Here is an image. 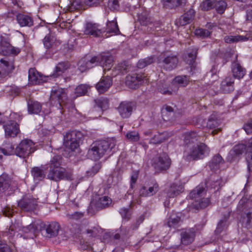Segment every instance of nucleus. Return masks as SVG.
<instances>
[{
    "label": "nucleus",
    "mask_w": 252,
    "mask_h": 252,
    "mask_svg": "<svg viewBox=\"0 0 252 252\" xmlns=\"http://www.w3.org/2000/svg\"><path fill=\"white\" fill-rule=\"evenodd\" d=\"M184 150L183 158L190 162L203 158L208 155L210 150L204 143H197L200 140V136L196 132L191 131L186 133L184 135Z\"/></svg>",
    "instance_id": "f257e3e1"
},
{
    "label": "nucleus",
    "mask_w": 252,
    "mask_h": 252,
    "mask_svg": "<svg viewBox=\"0 0 252 252\" xmlns=\"http://www.w3.org/2000/svg\"><path fill=\"white\" fill-rule=\"evenodd\" d=\"M62 158L60 156H54L47 164L44 169L47 170V178L52 181L58 182L61 180H69L70 174L61 167Z\"/></svg>",
    "instance_id": "f03ea898"
},
{
    "label": "nucleus",
    "mask_w": 252,
    "mask_h": 252,
    "mask_svg": "<svg viewBox=\"0 0 252 252\" xmlns=\"http://www.w3.org/2000/svg\"><path fill=\"white\" fill-rule=\"evenodd\" d=\"M36 228L33 224H31L27 227H23L19 222L12 223L8 230L5 231L3 234V237H7L9 241L13 244V241L19 236L23 237L24 239L33 238L35 236Z\"/></svg>",
    "instance_id": "7ed1b4c3"
},
{
    "label": "nucleus",
    "mask_w": 252,
    "mask_h": 252,
    "mask_svg": "<svg viewBox=\"0 0 252 252\" xmlns=\"http://www.w3.org/2000/svg\"><path fill=\"white\" fill-rule=\"evenodd\" d=\"M116 140L110 139L108 140L98 141L93 143L88 152V158L94 160L99 159L108 150H112L116 146Z\"/></svg>",
    "instance_id": "20e7f679"
},
{
    "label": "nucleus",
    "mask_w": 252,
    "mask_h": 252,
    "mask_svg": "<svg viewBox=\"0 0 252 252\" xmlns=\"http://www.w3.org/2000/svg\"><path fill=\"white\" fill-rule=\"evenodd\" d=\"M205 192L204 186L201 184L199 185L189 193V197L195 200L193 204L197 209L205 208L209 204L210 201L208 198H202Z\"/></svg>",
    "instance_id": "39448f33"
},
{
    "label": "nucleus",
    "mask_w": 252,
    "mask_h": 252,
    "mask_svg": "<svg viewBox=\"0 0 252 252\" xmlns=\"http://www.w3.org/2000/svg\"><path fill=\"white\" fill-rule=\"evenodd\" d=\"M245 151L248 154L247 158L248 168L249 170L252 171V138L249 140L247 145L241 144L235 146L230 151L228 158L230 156L239 155Z\"/></svg>",
    "instance_id": "423d86ee"
},
{
    "label": "nucleus",
    "mask_w": 252,
    "mask_h": 252,
    "mask_svg": "<svg viewBox=\"0 0 252 252\" xmlns=\"http://www.w3.org/2000/svg\"><path fill=\"white\" fill-rule=\"evenodd\" d=\"M35 150L34 142L30 139H25L16 147V155L21 158H26Z\"/></svg>",
    "instance_id": "0eeeda50"
},
{
    "label": "nucleus",
    "mask_w": 252,
    "mask_h": 252,
    "mask_svg": "<svg viewBox=\"0 0 252 252\" xmlns=\"http://www.w3.org/2000/svg\"><path fill=\"white\" fill-rule=\"evenodd\" d=\"M97 57L86 56L82 58L78 63V69L81 72L96 66L98 63Z\"/></svg>",
    "instance_id": "6e6552de"
},
{
    "label": "nucleus",
    "mask_w": 252,
    "mask_h": 252,
    "mask_svg": "<svg viewBox=\"0 0 252 252\" xmlns=\"http://www.w3.org/2000/svg\"><path fill=\"white\" fill-rule=\"evenodd\" d=\"M134 103L130 101H124L121 102L117 108L118 111L122 118L125 119L129 118L133 110L135 108Z\"/></svg>",
    "instance_id": "1a4fd4ad"
},
{
    "label": "nucleus",
    "mask_w": 252,
    "mask_h": 252,
    "mask_svg": "<svg viewBox=\"0 0 252 252\" xmlns=\"http://www.w3.org/2000/svg\"><path fill=\"white\" fill-rule=\"evenodd\" d=\"M63 144L64 146L74 151L79 146V143L76 137V133L75 131L66 132L63 137Z\"/></svg>",
    "instance_id": "9d476101"
},
{
    "label": "nucleus",
    "mask_w": 252,
    "mask_h": 252,
    "mask_svg": "<svg viewBox=\"0 0 252 252\" xmlns=\"http://www.w3.org/2000/svg\"><path fill=\"white\" fill-rule=\"evenodd\" d=\"M178 60L176 56L170 52L164 54L162 63L164 67L169 70L175 68L177 66Z\"/></svg>",
    "instance_id": "9b49d317"
},
{
    "label": "nucleus",
    "mask_w": 252,
    "mask_h": 252,
    "mask_svg": "<svg viewBox=\"0 0 252 252\" xmlns=\"http://www.w3.org/2000/svg\"><path fill=\"white\" fill-rule=\"evenodd\" d=\"M18 206L23 210L30 211L35 208L37 201L31 196L26 195L18 202Z\"/></svg>",
    "instance_id": "f8f14e48"
},
{
    "label": "nucleus",
    "mask_w": 252,
    "mask_h": 252,
    "mask_svg": "<svg viewBox=\"0 0 252 252\" xmlns=\"http://www.w3.org/2000/svg\"><path fill=\"white\" fill-rule=\"evenodd\" d=\"M153 164L157 170H166L170 166V160L167 155L163 154L154 160Z\"/></svg>",
    "instance_id": "ddd939ff"
},
{
    "label": "nucleus",
    "mask_w": 252,
    "mask_h": 252,
    "mask_svg": "<svg viewBox=\"0 0 252 252\" xmlns=\"http://www.w3.org/2000/svg\"><path fill=\"white\" fill-rule=\"evenodd\" d=\"M14 68L12 62H9L3 59L0 60V80L6 78Z\"/></svg>",
    "instance_id": "4468645a"
},
{
    "label": "nucleus",
    "mask_w": 252,
    "mask_h": 252,
    "mask_svg": "<svg viewBox=\"0 0 252 252\" xmlns=\"http://www.w3.org/2000/svg\"><path fill=\"white\" fill-rule=\"evenodd\" d=\"M6 137H15L20 132L19 125L14 121H9L3 125Z\"/></svg>",
    "instance_id": "2eb2a0df"
},
{
    "label": "nucleus",
    "mask_w": 252,
    "mask_h": 252,
    "mask_svg": "<svg viewBox=\"0 0 252 252\" xmlns=\"http://www.w3.org/2000/svg\"><path fill=\"white\" fill-rule=\"evenodd\" d=\"M181 242L183 245H188L194 240L195 231L193 228L182 229L180 233Z\"/></svg>",
    "instance_id": "dca6fc26"
},
{
    "label": "nucleus",
    "mask_w": 252,
    "mask_h": 252,
    "mask_svg": "<svg viewBox=\"0 0 252 252\" xmlns=\"http://www.w3.org/2000/svg\"><path fill=\"white\" fill-rule=\"evenodd\" d=\"M84 32L85 34L92 35L94 37H98L102 33V31L100 28V26L92 22H89L86 24Z\"/></svg>",
    "instance_id": "f3484780"
},
{
    "label": "nucleus",
    "mask_w": 252,
    "mask_h": 252,
    "mask_svg": "<svg viewBox=\"0 0 252 252\" xmlns=\"http://www.w3.org/2000/svg\"><path fill=\"white\" fill-rule=\"evenodd\" d=\"M29 81L32 85H37L46 81V77H43L35 68H30L29 70Z\"/></svg>",
    "instance_id": "a211bd4d"
},
{
    "label": "nucleus",
    "mask_w": 252,
    "mask_h": 252,
    "mask_svg": "<svg viewBox=\"0 0 252 252\" xmlns=\"http://www.w3.org/2000/svg\"><path fill=\"white\" fill-rule=\"evenodd\" d=\"M66 98V94L64 89L59 87H54L52 89L50 94L51 99H57L61 105Z\"/></svg>",
    "instance_id": "6ab92c4d"
},
{
    "label": "nucleus",
    "mask_w": 252,
    "mask_h": 252,
    "mask_svg": "<svg viewBox=\"0 0 252 252\" xmlns=\"http://www.w3.org/2000/svg\"><path fill=\"white\" fill-rule=\"evenodd\" d=\"M142 82H144L142 76L134 74L126 77V83L130 88L135 89Z\"/></svg>",
    "instance_id": "aec40b11"
},
{
    "label": "nucleus",
    "mask_w": 252,
    "mask_h": 252,
    "mask_svg": "<svg viewBox=\"0 0 252 252\" xmlns=\"http://www.w3.org/2000/svg\"><path fill=\"white\" fill-rule=\"evenodd\" d=\"M98 63L102 67L104 71L109 70L113 66V58L110 55H103L98 57Z\"/></svg>",
    "instance_id": "412c9836"
},
{
    "label": "nucleus",
    "mask_w": 252,
    "mask_h": 252,
    "mask_svg": "<svg viewBox=\"0 0 252 252\" xmlns=\"http://www.w3.org/2000/svg\"><path fill=\"white\" fill-rule=\"evenodd\" d=\"M112 80L109 76L102 77L100 81L96 85V88L99 93H103L112 85Z\"/></svg>",
    "instance_id": "4be33fe9"
},
{
    "label": "nucleus",
    "mask_w": 252,
    "mask_h": 252,
    "mask_svg": "<svg viewBox=\"0 0 252 252\" xmlns=\"http://www.w3.org/2000/svg\"><path fill=\"white\" fill-rule=\"evenodd\" d=\"M159 189V186L158 183H155L152 186L148 188L143 187L139 191V194L141 196L148 197L155 194Z\"/></svg>",
    "instance_id": "5701e85b"
},
{
    "label": "nucleus",
    "mask_w": 252,
    "mask_h": 252,
    "mask_svg": "<svg viewBox=\"0 0 252 252\" xmlns=\"http://www.w3.org/2000/svg\"><path fill=\"white\" fill-rule=\"evenodd\" d=\"M194 16V11L193 9H190L184 14L179 19L178 21L176 22V25L179 26L186 25L190 22L193 18Z\"/></svg>",
    "instance_id": "b1692460"
},
{
    "label": "nucleus",
    "mask_w": 252,
    "mask_h": 252,
    "mask_svg": "<svg viewBox=\"0 0 252 252\" xmlns=\"http://www.w3.org/2000/svg\"><path fill=\"white\" fill-rule=\"evenodd\" d=\"M170 135L169 133L164 131L161 133L158 132L150 139V143L153 144H160L168 139Z\"/></svg>",
    "instance_id": "393cba45"
},
{
    "label": "nucleus",
    "mask_w": 252,
    "mask_h": 252,
    "mask_svg": "<svg viewBox=\"0 0 252 252\" xmlns=\"http://www.w3.org/2000/svg\"><path fill=\"white\" fill-rule=\"evenodd\" d=\"M16 20L21 27H31L33 25L32 18L27 15L19 14L17 16Z\"/></svg>",
    "instance_id": "a878e982"
},
{
    "label": "nucleus",
    "mask_w": 252,
    "mask_h": 252,
    "mask_svg": "<svg viewBox=\"0 0 252 252\" xmlns=\"http://www.w3.org/2000/svg\"><path fill=\"white\" fill-rule=\"evenodd\" d=\"M242 225L246 228L252 226V208H249L242 217Z\"/></svg>",
    "instance_id": "bb28decb"
},
{
    "label": "nucleus",
    "mask_w": 252,
    "mask_h": 252,
    "mask_svg": "<svg viewBox=\"0 0 252 252\" xmlns=\"http://www.w3.org/2000/svg\"><path fill=\"white\" fill-rule=\"evenodd\" d=\"M232 71L234 77L240 79L246 74V70L238 63H234L232 64Z\"/></svg>",
    "instance_id": "cd10ccee"
},
{
    "label": "nucleus",
    "mask_w": 252,
    "mask_h": 252,
    "mask_svg": "<svg viewBox=\"0 0 252 252\" xmlns=\"http://www.w3.org/2000/svg\"><path fill=\"white\" fill-rule=\"evenodd\" d=\"M60 225L57 222H52L49 224L46 228L47 237H53L56 236L59 233Z\"/></svg>",
    "instance_id": "c85d7f7f"
},
{
    "label": "nucleus",
    "mask_w": 252,
    "mask_h": 252,
    "mask_svg": "<svg viewBox=\"0 0 252 252\" xmlns=\"http://www.w3.org/2000/svg\"><path fill=\"white\" fill-rule=\"evenodd\" d=\"M41 109V105L38 101L29 100L28 102V110L30 114H38Z\"/></svg>",
    "instance_id": "c756f323"
},
{
    "label": "nucleus",
    "mask_w": 252,
    "mask_h": 252,
    "mask_svg": "<svg viewBox=\"0 0 252 252\" xmlns=\"http://www.w3.org/2000/svg\"><path fill=\"white\" fill-rule=\"evenodd\" d=\"M32 175L33 177L35 183H38L42 181L45 177V175L44 173L43 169L38 167H33L31 171Z\"/></svg>",
    "instance_id": "7c9ffc66"
},
{
    "label": "nucleus",
    "mask_w": 252,
    "mask_h": 252,
    "mask_svg": "<svg viewBox=\"0 0 252 252\" xmlns=\"http://www.w3.org/2000/svg\"><path fill=\"white\" fill-rule=\"evenodd\" d=\"M247 35H228L224 38V41L227 43H233L239 41H245L249 39Z\"/></svg>",
    "instance_id": "2f4dec72"
},
{
    "label": "nucleus",
    "mask_w": 252,
    "mask_h": 252,
    "mask_svg": "<svg viewBox=\"0 0 252 252\" xmlns=\"http://www.w3.org/2000/svg\"><path fill=\"white\" fill-rule=\"evenodd\" d=\"M186 0H161L164 7L173 8L186 3Z\"/></svg>",
    "instance_id": "473e14b6"
},
{
    "label": "nucleus",
    "mask_w": 252,
    "mask_h": 252,
    "mask_svg": "<svg viewBox=\"0 0 252 252\" xmlns=\"http://www.w3.org/2000/svg\"><path fill=\"white\" fill-rule=\"evenodd\" d=\"M10 180L8 175L2 174L0 176V193L4 192L10 187Z\"/></svg>",
    "instance_id": "72a5a7b5"
},
{
    "label": "nucleus",
    "mask_w": 252,
    "mask_h": 252,
    "mask_svg": "<svg viewBox=\"0 0 252 252\" xmlns=\"http://www.w3.org/2000/svg\"><path fill=\"white\" fill-rule=\"evenodd\" d=\"M183 191V187L175 184H172L167 191L169 197H174Z\"/></svg>",
    "instance_id": "f704fd0d"
},
{
    "label": "nucleus",
    "mask_w": 252,
    "mask_h": 252,
    "mask_svg": "<svg viewBox=\"0 0 252 252\" xmlns=\"http://www.w3.org/2000/svg\"><path fill=\"white\" fill-rule=\"evenodd\" d=\"M69 67L68 64L66 63H60L56 67V69L51 75L54 78L57 77L61 75Z\"/></svg>",
    "instance_id": "c9c22d12"
},
{
    "label": "nucleus",
    "mask_w": 252,
    "mask_h": 252,
    "mask_svg": "<svg viewBox=\"0 0 252 252\" xmlns=\"http://www.w3.org/2000/svg\"><path fill=\"white\" fill-rule=\"evenodd\" d=\"M223 160L220 155L218 154L212 158L209 163V166L211 170H216L218 169L220 164L223 163Z\"/></svg>",
    "instance_id": "e433bc0d"
},
{
    "label": "nucleus",
    "mask_w": 252,
    "mask_h": 252,
    "mask_svg": "<svg viewBox=\"0 0 252 252\" xmlns=\"http://www.w3.org/2000/svg\"><path fill=\"white\" fill-rule=\"evenodd\" d=\"M181 221V218L177 214H172L169 218L167 225L169 227L176 228L178 227Z\"/></svg>",
    "instance_id": "4c0bfd02"
},
{
    "label": "nucleus",
    "mask_w": 252,
    "mask_h": 252,
    "mask_svg": "<svg viewBox=\"0 0 252 252\" xmlns=\"http://www.w3.org/2000/svg\"><path fill=\"white\" fill-rule=\"evenodd\" d=\"M112 203V200L108 196H103L100 197L96 203L98 208H104L109 207Z\"/></svg>",
    "instance_id": "58836bf2"
},
{
    "label": "nucleus",
    "mask_w": 252,
    "mask_h": 252,
    "mask_svg": "<svg viewBox=\"0 0 252 252\" xmlns=\"http://www.w3.org/2000/svg\"><path fill=\"white\" fill-rule=\"evenodd\" d=\"M107 30L108 32L113 33L116 34L120 32L117 23L115 20H112L107 23Z\"/></svg>",
    "instance_id": "ea45409f"
},
{
    "label": "nucleus",
    "mask_w": 252,
    "mask_h": 252,
    "mask_svg": "<svg viewBox=\"0 0 252 252\" xmlns=\"http://www.w3.org/2000/svg\"><path fill=\"white\" fill-rule=\"evenodd\" d=\"M95 102L102 111L107 109L109 107V101L106 98H99L95 100Z\"/></svg>",
    "instance_id": "a19ab883"
},
{
    "label": "nucleus",
    "mask_w": 252,
    "mask_h": 252,
    "mask_svg": "<svg viewBox=\"0 0 252 252\" xmlns=\"http://www.w3.org/2000/svg\"><path fill=\"white\" fill-rule=\"evenodd\" d=\"M227 7L226 3L223 0L217 1L215 0L214 3V8L216 11L222 14L224 12Z\"/></svg>",
    "instance_id": "79ce46f5"
},
{
    "label": "nucleus",
    "mask_w": 252,
    "mask_h": 252,
    "mask_svg": "<svg viewBox=\"0 0 252 252\" xmlns=\"http://www.w3.org/2000/svg\"><path fill=\"white\" fill-rule=\"evenodd\" d=\"M89 89V86L85 84H81L78 86L75 90V94L76 97L85 95Z\"/></svg>",
    "instance_id": "37998d69"
},
{
    "label": "nucleus",
    "mask_w": 252,
    "mask_h": 252,
    "mask_svg": "<svg viewBox=\"0 0 252 252\" xmlns=\"http://www.w3.org/2000/svg\"><path fill=\"white\" fill-rule=\"evenodd\" d=\"M1 152L4 155H16V148L11 144H6L4 148L1 149Z\"/></svg>",
    "instance_id": "c03bdc74"
},
{
    "label": "nucleus",
    "mask_w": 252,
    "mask_h": 252,
    "mask_svg": "<svg viewBox=\"0 0 252 252\" xmlns=\"http://www.w3.org/2000/svg\"><path fill=\"white\" fill-rule=\"evenodd\" d=\"M197 50L196 48L192 49L191 51L189 52L188 57L186 58L185 61L190 65H193L195 62Z\"/></svg>",
    "instance_id": "a18cd8bd"
},
{
    "label": "nucleus",
    "mask_w": 252,
    "mask_h": 252,
    "mask_svg": "<svg viewBox=\"0 0 252 252\" xmlns=\"http://www.w3.org/2000/svg\"><path fill=\"white\" fill-rule=\"evenodd\" d=\"M55 41V37L51 34H48L45 36L43 39V43L44 47L47 49H49L53 46Z\"/></svg>",
    "instance_id": "49530a36"
},
{
    "label": "nucleus",
    "mask_w": 252,
    "mask_h": 252,
    "mask_svg": "<svg viewBox=\"0 0 252 252\" xmlns=\"http://www.w3.org/2000/svg\"><path fill=\"white\" fill-rule=\"evenodd\" d=\"M174 82L181 87H185L188 84L189 79L187 76H179L175 78Z\"/></svg>",
    "instance_id": "de8ad7c7"
},
{
    "label": "nucleus",
    "mask_w": 252,
    "mask_h": 252,
    "mask_svg": "<svg viewBox=\"0 0 252 252\" xmlns=\"http://www.w3.org/2000/svg\"><path fill=\"white\" fill-rule=\"evenodd\" d=\"M215 0H205L203 1L201 5V9L205 11H208L214 8Z\"/></svg>",
    "instance_id": "09e8293b"
},
{
    "label": "nucleus",
    "mask_w": 252,
    "mask_h": 252,
    "mask_svg": "<svg viewBox=\"0 0 252 252\" xmlns=\"http://www.w3.org/2000/svg\"><path fill=\"white\" fill-rule=\"evenodd\" d=\"M154 61V59L153 57H148L143 60H141L137 63V67L139 68H143L147 65L153 63Z\"/></svg>",
    "instance_id": "8fccbe9b"
},
{
    "label": "nucleus",
    "mask_w": 252,
    "mask_h": 252,
    "mask_svg": "<svg viewBox=\"0 0 252 252\" xmlns=\"http://www.w3.org/2000/svg\"><path fill=\"white\" fill-rule=\"evenodd\" d=\"M228 225L227 220H220L218 224L217 227L215 230V233L220 234L223 230H225Z\"/></svg>",
    "instance_id": "3c124183"
},
{
    "label": "nucleus",
    "mask_w": 252,
    "mask_h": 252,
    "mask_svg": "<svg viewBox=\"0 0 252 252\" xmlns=\"http://www.w3.org/2000/svg\"><path fill=\"white\" fill-rule=\"evenodd\" d=\"M67 217L71 220H78L82 219L84 216V213L82 212H75L73 213H68Z\"/></svg>",
    "instance_id": "603ef678"
},
{
    "label": "nucleus",
    "mask_w": 252,
    "mask_h": 252,
    "mask_svg": "<svg viewBox=\"0 0 252 252\" xmlns=\"http://www.w3.org/2000/svg\"><path fill=\"white\" fill-rule=\"evenodd\" d=\"M10 45L8 42H2L0 45V53L4 56L9 55Z\"/></svg>",
    "instance_id": "864d4df0"
},
{
    "label": "nucleus",
    "mask_w": 252,
    "mask_h": 252,
    "mask_svg": "<svg viewBox=\"0 0 252 252\" xmlns=\"http://www.w3.org/2000/svg\"><path fill=\"white\" fill-rule=\"evenodd\" d=\"M194 33L197 36L204 38L210 35L211 32L205 29H198L195 31Z\"/></svg>",
    "instance_id": "5fc2aeb1"
},
{
    "label": "nucleus",
    "mask_w": 252,
    "mask_h": 252,
    "mask_svg": "<svg viewBox=\"0 0 252 252\" xmlns=\"http://www.w3.org/2000/svg\"><path fill=\"white\" fill-rule=\"evenodd\" d=\"M126 138L130 141L136 142L139 139V133L135 131H129L126 135Z\"/></svg>",
    "instance_id": "6e6d98bb"
},
{
    "label": "nucleus",
    "mask_w": 252,
    "mask_h": 252,
    "mask_svg": "<svg viewBox=\"0 0 252 252\" xmlns=\"http://www.w3.org/2000/svg\"><path fill=\"white\" fill-rule=\"evenodd\" d=\"M15 247L13 245L9 246L6 244L0 242V252H14Z\"/></svg>",
    "instance_id": "4d7b16f0"
},
{
    "label": "nucleus",
    "mask_w": 252,
    "mask_h": 252,
    "mask_svg": "<svg viewBox=\"0 0 252 252\" xmlns=\"http://www.w3.org/2000/svg\"><path fill=\"white\" fill-rule=\"evenodd\" d=\"M80 231L82 232V233H87L89 234V236L94 237L95 236V234L96 231V229L94 228L93 229H91L87 228L86 226L81 225L80 227Z\"/></svg>",
    "instance_id": "13d9d810"
},
{
    "label": "nucleus",
    "mask_w": 252,
    "mask_h": 252,
    "mask_svg": "<svg viewBox=\"0 0 252 252\" xmlns=\"http://www.w3.org/2000/svg\"><path fill=\"white\" fill-rule=\"evenodd\" d=\"M107 6L111 10L118 9L119 8L118 0H108Z\"/></svg>",
    "instance_id": "bf43d9fd"
},
{
    "label": "nucleus",
    "mask_w": 252,
    "mask_h": 252,
    "mask_svg": "<svg viewBox=\"0 0 252 252\" xmlns=\"http://www.w3.org/2000/svg\"><path fill=\"white\" fill-rule=\"evenodd\" d=\"M173 112V109L171 107L167 106L166 107H164L161 111V114L162 118L164 121H168L169 120V118H168L166 115L168 114V113H172Z\"/></svg>",
    "instance_id": "052dcab7"
},
{
    "label": "nucleus",
    "mask_w": 252,
    "mask_h": 252,
    "mask_svg": "<svg viewBox=\"0 0 252 252\" xmlns=\"http://www.w3.org/2000/svg\"><path fill=\"white\" fill-rule=\"evenodd\" d=\"M139 175V171L138 170H135L132 171L131 173V176H130V187L131 188H133V186L135 184V183L137 181V180L138 179Z\"/></svg>",
    "instance_id": "680f3d73"
},
{
    "label": "nucleus",
    "mask_w": 252,
    "mask_h": 252,
    "mask_svg": "<svg viewBox=\"0 0 252 252\" xmlns=\"http://www.w3.org/2000/svg\"><path fill=\"white\" fill-rule=\"evenodd\" d=\"M249 202H248L246 198H242L240 200L238 205V209L241 211H243L245 209L249 207Z\"/></svg>",
    "instance_id": "e2e57ef3"
},
{
    "label": "nucleus",
    "mask_w": 252,
    "mask_h": 252,
    "mask_svg": "<svg viewBox=\"0 0 252 252\" xmlns=\"http://www.w3.org/2000/svg\"><path fill=\"white\" fill-rule=\"evenodd\" d=\"M212 117H213V116ZM218 121L216 119V117L213 116V117L209 119L207 124V126L210 129H212L218 126Z\"/></svg>",
    "instance_id": "0e129e2a"
},
{
    "label": "nucleus",
    "mask_w": 252,
    "mask_h": 252,
    "mask_svg": "<svg viewBox=\"0 0 252 252\" xmlns=\"http://www.w3.org/2000/svg\"><path fill=\"white\" fill-rule=\"evenodd\" d=\"M103 0H85L86 5L90 7H96L100 4Z\"/></svg>",
    "instance_id": "69168bd1"
},
{
    "label": "nucleus",
    "mask_w": 252,
    "mask_h": 252,
    "mask_svg": "<svg viewBox=\"0 0 252 252\" xmlns=\"http://www.w3.org/2000/svg\"><path fill=\"white\" fill-rule=\"evenodd\" d=\"M4 92L9 95L16 94L17 93V89L15 86H6L4 89Z\"/></svg>",
    "instance_id": "338daca9"
},
{
    "label": "nucleus",
    "mask_w": 252,
    "mask_h": 252,
    "mask_svg": "<svg viewBox=\"0 0 252 252\" xmlns=\"http://www.w3.org/2000/svg\"><path fill=\"white\" fill-rule=\"evenodd\" d=\"M244 129L248 134H252V120L249 121L244 125Z\"/></svg>",
    "instance_id": "774afa93"
}]
</instances>
